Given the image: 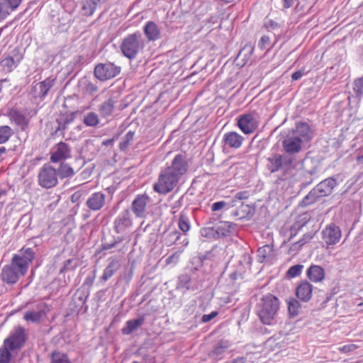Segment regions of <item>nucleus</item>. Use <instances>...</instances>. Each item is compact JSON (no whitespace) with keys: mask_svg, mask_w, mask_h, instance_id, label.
<instances>
[{"mask_svg":"<svg viewBox=\"0 0 363 363\" xmlns=\"http://www.w3.org/2000/svg\"><path fill=\"white\" fill-rule=\"evenodd\" d=\"M188 169L186 157L183 154L176 155L171 164L161 170L157 182L154 184V190L162 194L172 191Z\"/></svg>","mask_w":363,"mask_h":363,"instance_id":"obj_1","label":"nucleus"},{"mask_svg":"<svg viewBox=\"0 0 363 363\" xmlns=\"http://www.w3.org/2000/svg\"><path fill=\"white\" fill-rule=\"evenodd\" d=\"M280 301L275 296L267 294L263 296L256 306V314L264 325H272L279 310Z\"/></svg>","mask_w":363,"mask_h":363,"instance_id":"obj_2","label":"nucleus"},{"mask_svg":"<svg viewBox=\"0 0 363 363\" xmlns=\"http://www.w3.org/2000/svg\"><path fill=\"white\" fill-rule=\"evenodd\" d=\"M267 160V167L271 173L281 170L285 178L293 175L294 171L299 164V160L294 155L272 153Z\"/></svg>","mask_w":363,"mask_h":363,"instance_id":"obj_3","label":"nucleus"},{"mask_svg":"<svg viewBox=\"0 0 363 363\" xmlns=\"http://www.w3.org/2000/svg\"><path fill=\"white\" fill-rule=\"evenodd\" d=\"M144 48L145 40L139 32L128 35L123 39L120 45L122 54L130 60L142 53Z\"/></svg>","mask_w":363,"mask_h":363,"instance_id":"obj_4","label":"nucleus"},{"mask_svg":"<svg viewBox=\"0 0 363 363\" xmlns=\"http://www.w3.org/2000/svg\"><path fill=\"white\" fill-rule=\"evenodd\" d=\"M336 185L337 182L333 177L323 180L303 198L301 206H307L315 203L320 198L329 196Z\"/></svg>","mask_w":363,"mask_h":363,"instance_id":"obj_5","label":"nucleus"},{"mask_svg":"<svg viewBox=\"0 0 363 363\" xmlns=\"http://www.w3.org/2000/svg\"><path fill=\"white\" fill-rule=\"evenodd\" d=\"M38 182L41 187L45 189H50L55 186L58 183L56 169L50 164H45L39 169Z\"/></svg>","mask_w":363,"mask_h":363,"instance_id":"obj_6","label":"nucleus"},{"mask_svg":"<svg viewBox=\"0 0 363 363\" xmlns=\"http://www.w3.org/2000/svg\"><path fill=\"white\" fill-rule=\"evenodd\" d=\"M16 259L13 257L11 264L2 268L1 276L2 280L7 284L16 283L20 277L24 276L27 272L20 268L19 263Z\"/></svg>","mask_w":363,"mask_h":363,"instance_id":"obj_7","label":"nucleus"},{"mask_svg":"<svg viewBox=\"0 0 363 363\" xmlns=\"http://www.w3.org/2000/svg\"><path fill=\"white\" fill-rule=\"evenodd\" d=\"M121 72V67L112 62L100 63L95 66L94 76L101 81L115 77Z\"/></svg>","mask_w":363,"mask_h":363,"instance_id":"obj_8","label":"nucleus"},{"mask_svg":"<svg viewBox=\"0 0 363 363\" xmlns=\"http://www.w3.org/2000/svg\"><path fill=\"white\" fill-rule=\"evenodd\" d=\"M25 342V329L23 327L18 326L4 340V343L6 346H9L11 351H14L21 349Z\"/></svg>","mask_w":363,"mask_h":363,"instance_id":"obj_9","label":"nucleus"},{"mask_svg":"<svg viewBox=\"0 0 363 363\" xmlns=\"http://www.w3.org/2000/svg\"><path fill=\"white\" fill-rule=\"evenodd\" d=\"M71 156L72 149L69 145L64 142H60L55 145L51 152L50 161L56 163L70 158Z\"/></svg>","mask_w":363,"mask_h":363,"instance_id":"obj_10","label":"nucleus"},{"mask_svg":"<svg viewBox=\"0 0 363 363\" xmlns=\"http://www.w3.org/2000/svg\"><path fill=\"white\" fill-rule=\"evenodd\" d=\"M133 225L131 214L128 209L122 211L113 222V229L117 233H125Z\"/></svg>","mask_w":363,"mask_h":363,"instance_id":"obj_11","label":"nucleus"},{"mask_svg":"<svg viewBox=\"0 0 363 363\" xmlns=\"http://www.w3.org/2000/svg\"><path fill=\"white\" fill-rule=\"evenodd\" d=\"M238 125L245 134H251L257 128L258 122L253 114L246 113L239 116Z\"/></svg>","mask_w":363,"mask_h":363,"instance_id":"obj_12","label":"nucleus"},{"mask_svg":"<svg viewBox=\"0 0 363 363\" xmlns=\"http://www.w3.org/2000/svg\"><path fill=\"white\" fill-rule=\"evenodd\" d=\"M303 143L301 139L296 138L291 133H289L282 140V147L286 155H294L302 150Z\"/></svg>","mask_w":363,"mask_h":363,"instance_id":"obj_13","label":"nucleus"},{"mask_svg":"<svg viewBox=\"0 0 363 363\" xmlns=\"http://www.w3.org/2000/svg\"><path fill=\"white\" fill-rule=\"evenodd\" d=\"M22 59L23 55L20 50L15 48L7 57L1 60L0 65L4 71L10 72L17 67Z\"/></svg>","mask_w":363,"mask_h":363,"instance_id":"obj_14","label":"nucleus"},{"mask_svg":"<svg viewBox=\"0 0 363 363\" xmlns=\"http://www.w3.org/2000/svg\"><path fill=\"white\" fill-rule=\"evenodd\" d=\"M54 84V79L47 78L34 85L30 91V94L34 98L43 99L48 94L49 90L53 86Z\"/></svg>","mask_w":363,"mask_h":363,"instance_id":"obj_15","label":"nucleus"},{"mask_svg":"<svg viewBox=\"0 0 363 363\" xmlns=\"http://www.w3.org/2000/svg\"><path fill=\"white\" fill-rule=\"evenodd\" d=\"M289 133L296 138L301 139L303 143L311 140L313 136V133L311 127L305 122L298 123L295 129H293L291 132Z\"/></svg>","mask_w":363,"mask_h":363,"instance_id":"obj_16","label":"nucleus"},{"mask_svg":"<svg viewBox=\"0 0 363 363\" xmlns=\"http://www.w3.org/2000/svg\"><path fill=\"white\" fill-rule=\"evenodd\" d=\"M150 201V198L145 194L138 195L132 202V211L136 217L145 216L146 207Z\"/></svg>","mask_w":363,"mask_h":363,"instance_id":"obj_17","label":"nucleus"},{"mask_svg":"<svg viewBox=\"0 0 363 363\" xmlns=\"http://www.w3.org/2000/svg\"><path fill=\"white\" fill-rule=\"evenodd\" d=\"M323 239L328 245H335L341 238V231L339 227L335 225H330L324 229L322 232Z\"/></svg>","mask_w":363,"mask_h":363,"instance_id":"obj_18","label":"nucleus"},{"mask_svg":"<svg viewBox=\"0 0 363 363\" xmlns=\"http://www.w3.org/2000/svg\"><path fill=\"white\" fill-rule=\"evenodd\" d=\"M21 255H15L13 258L19 263L20 268L23 271H28L29 263L35 258V252L31 248H22Z\"/></svg>","mask_w":363,"mask_h":363,"instance_id":"obj_19","label":"nucleus"},{"mask_svg":"<svg viewBox=\"0 0 363 363\" xmlns=\"http://www.w3.org/2000/svg\"><path fill=\"white\" fill-rule=\"evenodd\" d=\"M222 141L226 147L238 149L241 147L244 138L236 132L230 131L224 134Z\"/></svg>","mask_w":363,"mask_h":363,"instance_id":"obj_20","label":"nucleus"},{"mask_svg":"<svg viewBox=\"0 0 363 363\" xmlns=\"http://www.w3.org/2000/svg\"><path fill=\"white\" fill-rule=\"evenodd\" d=\"M106 196L101 192L92 194L86 200V206L92 211L100 210L105 204Z\"/></svg>","mask_w":363,"mask_h":363,"instance_id":"obj_21","label":"nucleus"},{"mask_svg":"<svg viewBox=\"0 0 363 363\" xmlns=\"http://www.w3.org/2000/svg\"><path fill=\"white\" fill-rule=\"evenodd\" d=\"M313 286L307 281L301 282L296 288V295L303 302H308L312 296Z\"/></svg>","mask_w":363,"mask_h":363,"instance_id":"obj_22","label":"nucleus"},{"mask_svg":"<svg viewBox=\"0 0 363 363\" xmlns=\"http://www.w3.org/2000/svg\"><path fill=\"white\" fill-rule=\"evenodd\" d=\"M118 100L116 97H110L104 101L98 108L99 114L103 118H107L112 115L117 106Z\"/></svg>","mask_w":363,"mask_h":363,"instance_id":"obj_23","label":"nucleus"},{"mask_svg":"<svg viewBox=\"0 0 363 363\" xmlns=\"http://www.w3.org/2000/svg\"><path fill=\"white\" fill-rule=\"evenodd\" d=\"M121 264L115 259L110 261L108 265L104 270L102 276L100 277V281L105 283L119 269Z\"/></svg>","mask_w":363,"mask_h":363,"instance_id":"obj_24","label":"nucleus"},{"mask_svg":"<svg viewBox=\"0 0 363 363\" xmlns=\"http://www.w3.org/2000/svg\"><path fill=\"white\" fill-rule=\"evenodd\" d=\"M145 322V315H140L137 319L129 320L125 323V325L122 328L121 332L123 335H130Z\"/></svg>","mask_w":363,"mask_h":363,"instance_id":"obj_25","label":"nucleus"},{"mask_svg":"<svg viewBox=\"0 0 363 363\" xmlns=\"http://www.w3.org/2000/svg\"><path fill=\"white\" fill-rule=\"evenodd\" d=\"M307 277L313 282H319L324 279L325 271L320 266L311 265L307 270Z\"/></svg>","mask_w":363,"mask_h":363,"instance_id":"obj_26","label":"nucleus"},{"mask_svg":"<svg viewBox=\"0 0 363 363\" xmlns=\"http://www.w3.org/2000/svg\"><path fill=\"white\" fill-rule=\"evenodd\" d=\"M74 118V114L66 115L60 117L57 119L56 121L57 123V127L55 131V134L57 135L60 133V135L64 136V130H65L68 125L73 121Z\"/></svg>","mask_w":363,"mask_h":363,"instance_id":"obj_27","label":"nucleus"},{"mask_svg":"<svg viewBox=\"0 0 363 363\" xmlns=\"http://www.w3.org/2000/svg\"><path fill=\"white\" fill-rule=\"evenodd\" d=\"M144 33L149 40H155L160 38V32L153 21H148L144 27Z\"/></svg>","mask_w":363,"mask_h":363,"instance_id":"obj_28","label":"nucleus"},{"mask_svg":"<svg viewBox=\"0 0 363 363\" xmlns=\"http://www.w3.org/2000/svg\"><path fill=\"white\" fill-rule=\"evenodd\" d=\"M57 170V177L63 179L65 178L72 177L74 175L75 172L69 164L61 162Z\"/></svg>","mask_w":363,"mask_h":363,"instance_id":"obj_29","label":"nucleus"},{"mask_svg":"<svg viewBox=\"0 0 363 363\" xmlns=\"http://www.w3.org/2000/svg\"><path fill=\"white\" fill-rule=\"evenodd\" d=\"M272 246L269 245H264L257 250V260L262 263L272 255Z\"/></svg>","mask_w":363,"mask_h":363,"instance_id":"obj_30","label":"nucleus"},{"mask_svg":"<svg viewBox=\"0 0 363 363\" xmlns=\"http://www.w3.org/2000/svg\"><path fill=\"white\" fill-rule=\"evenodd\" d=\"M229 346L230 345L228 341L223 340H220L214 346V348L211 353V357H220L229 348Z\"/></svg>","mask_w":363,"mask_h":363,"instance_id":"obj_31","label":"nucleus"},{"mask_svg":"<svg viewBox=\"0 0 363 363\" xmlns=\"http://www.w3.org/2000/svg\"><path fill=\"white\" fill-rule=\"evenodd\" d=\"M82 14L91 16L96 8V2L94 0H84L81 2Z\"/></svg>","mask_w":363,"mask_h":363,"instance_id":"obj_32","label":"nucleus"},{"mask_svg":"<svg viewBox=\"0 0 363 363\" xmlns=\"http://www.w3.org/2000/svg\"><path fill=\"white\" fill-rule=\"evenodd\" d=\"M288 311L291 316H297L301 311V305L299 301L294 298H290L287 302Z\"/></svg>","mask_w":363,"mask_h":363,"instance_id":"obj_33","label":"nucleus"},{"mask_svg":"<svg viewBox=\"0 0 363 363\" xmlns=\"http://www.w3.org/2000/svg\"><path fill=\"white\" fill-rule=\"evenodd\" d=\"M353 91L354 92V98L359 102L363 96V74L362 77L356 79L353 83Z\"/></svg>","mask_w":363,"mask_h":363,"instance_id":"obj_34","label":"nucleus"},{"mask_svg":"<svg viewBox=\"0 0 363 363\" xmlns=\"http://www.w3.org/2000/svg\"><path fill=\"white\" fill-rule=\"evenodd\" d=\"M13 11L14 10L8 4V1L0 0V20L6 19Z\"/></svg>","mask_w":363,"mask_h":363,"instance_id":"obj_35","label":"nucleus"},{"mask_svg":"<svg viewBox=\"0 0 363 363\" xmlns=\"http://www.w3.org/2000/svg\"><path fill=\"white\" fill-rule=\"evenodd\" d=\"M217 238L226 237L230 235V225L228 222L220 223V225L216 228Z\"/></svg>","mask_w":363,"mask_h":363,"instance_id":"obj_36","label":"nucleus"},{"mask_svg":"<svg viewBox=\"0 0 363 363\" xmlns=\"http://www.w3.org/2000/svg\"><path fill=\"white\" fill-rule=\"evenodd\" d=\"M13 134V130L9 125L0 126V144L7 142Z\"/></svg>","mask_w":363,"mask_h":363,"instance_id":"obj_37","label":"nucleus"},{"mask_svg":"<svg viewBox=\"0 0 363 363\" xmlns=\"http://www.w3.org/2000/svg\"><path fill=\"white\" fill-rule=\"evenodd\" d=\"M178 225L179 229L184 233L188 232L190 229L191 225L189 219L184 212H182L179 216Z\"/></svg>","mask_w":363,"mask_h":363,"instance_id":"obj_38","label":"nucleus"},{"mask_svg":"<svg viewBox=\"0 0 363 363\" xmlns=\"http://www.w3.org/2000/svg\"><path fill=\"white\" fill-rule=\"evenodd\" d=\"M134 134V132L130 130L122 138L119 144L121 150L125 151L128 148L130 143L133 140Z\"/></svg>","mask_w":363,"mask_h":363,"instance_id":"obj_39","label":"nucleus"},{"mask_svg":"<svg viewBox=\"0 0 363 363\" xmlns=\"http://www.w3.org/2000/svg\"><path fill=\"white\" fill-rule=\"evenodd\" d=\"M84 123L87 126L94 127L99 123V116L94 112H89L84 116Z\"/></svg>","mask_w":363,"mask_h":363,"instance_id":"obj_40","label":"nucleus"},{"mask_svg":"<svg viewBox=\"0 0 363 363\" xmlns=\"http://www.w3.org/2000/svg\"><path fill=\"white\" fill-rule=\"evenodd\" d=\"M311 238L310 235H305L301 239H300L298 241L294 242L291 245V246L289 248V252L292 254H296L300 248L305 245L308 240H309Z\"/></svg>","mask_w":363,"mask_h":363,"instance_id":"obj_41","label":"nucleus"},{"mask_svg":"<svg viewBox=\"0 0 363 363\" xmlns=\"http://www.w3.org/2000/svg\"><path fill=\"white\" fill-rule=\"evenodd\" d=\"M180 238H181V234L178 231L173 230V231L169 232L165 235V238H164L165 244L168 246H171L173 244L176 243V242L177 240H179Z\"/></svg>","mask_w":363,"mask_h":363,"instance_id":"obj_42","label":"nucleus"},{"mask_svg":"<svg viewBox=\"0 0 363 363\" xmlns=\"http://www.w3.org/2000/svg\"><path fill=\"white\" fill-rule=\"evenodd\" d=\"M11 354L9 346L4 345L0 347V363H9Z\"/></svg>","mask_w":363,"mask_h":363,"instance_id":"obj_43","label":"nucleus"},{"mask_svg":"<svg viewBox=\"0 0 363 363\" xmlns=\"http://www.w3.org/2000/svg\"><path fill=\"white\" fill-rule=\"evenodd\" d=\"M51 363H70L67 354L54 352L51 355Z\"/></svg>","mask_w":363,"mask_h":363,"instance_id":"obj_44","label":"nucleus"},{"mask_svg":"<svg viewBox=\"0 0 363 363\" xmlns=\"http://www.w3.org/2000/svg\"><path fill=\"white\" fill-rule=\"evenodd\" d=\"M303 269V264H296L292 267H291L287 272H286V277L288 278H294L298 276H299Z\"/></svg>","mask_w":363,"mask_h":363,"instance_id":"obj_45","label":"nucleus"},{"mask_svg":"<svg viewBox=\"0 0 363 363\" xmlns=\"http://www.w3.org/2000/svg\"><path fill=\"white\" fill-rule=\"evenodd\" d=\"M201 235L202 237L211 239L217 238L216 228L213 227H205L201 229Z\"/></svg>","mask_w":363,"mask_h":363,"instance_id":"obj_46","label":"nucleus"},{"mask_svg":"<svg viewBox=\"0 0 363 363\" xmlns=\"http://www.w3.org/2000/svg\"><path fill=\"white\" fill-rule=\"evenodd\" d=\"M84 89L89 94H93L98 91V86L96 84L89 80L84 81Z\"/></svg>","mask_w":363,"mask_h":363,"instance_id":"obj_47","label":"nucleus"},{"mask_svg":"<svg viewBox=\"0 0 363 363\" xmlns=\"http://www.w3.org/2000/svg\"><path fill=\"white\" fill-rule=\"evenodd\" d=\"M25 320L31 322H38L41 318V313L39 312H27L24 315Z\"/></svg>","mask_w":363,"mask_h":363,"instance_id":"obj_48","label":"nucleus"},{"mask_svg":"<svg viewBox=\"0 0 363 363\" xmlns=\"http://www.w3.org/2000/svg\"><path fill=\"white\" fill-rule=\"evenodd\" d=\"M13 120L18 125L21 126L22 129H24L27 125V121L26 118L18 113L13 115Z\"/></svg>","mask_w":363,"mask_h":363,"instance_id":"obj_49","label":"nucleus"},{"mask_svg":"<svg viewBox=\"0 0 363 363\" xmlns=\"http://www.w3.org/2000/svg\"><path fill=\"white\" fill-rule=\"evenodd\" d=\"M189 282H190V278L189 276L182 275L179 277V286L181 287H184L187 290L189 289V288H190Z\"/></svg>","mask_w":363,"mask_h":363,"instance_id":"obj_50","label":"nucleus"},{"mask_svg":"<svg viewBox=\"0 0 363 363\" xmlns=\"http://www.w3.org/2000/svg\"><path fill=\"white\" fill-rule=\"evenodd\" d=\"M218 315L217 311H213L210 314H205L201 318L202 323H208Z\"/></svg>","mask_w":363,"mask_h":363,"instance_id":"obj_51","label":"nucleus"},{"mask_svg":"<svg viewBox=\"0 0 363 363\" xmlns=\"http://www.w3.org/2000/svg\"><path fill=\"white\" fill-rule=\"evenodd\" d=\"M226 205H227V203L224 201H218V202L213 203V205L211 206V210L213 211H217L220 210L223 207H225Z\"/></svg>","mask_w":363,"mask_h":363,"instance_id":"obj_52","label":"nucleus"},{"mask_svg":"<svg viewBox=\"0 0 363 363\" xmlns=\"http://www.w3.org/2000/svg\"><path fill=\"white\" fill-rule=\"evenodd\" d=\"M123 241V238H121V237H118L117 238L116 240H115L113 242H111V243H104L103 245V247H104V250H109V249H111L113 247H114L115 246H116V245L121 242Z\"/></svg>","mask_w":363,"mask_h":363,"instance_id":"obj_53","label":"nucleus"},{"mask_svg":"<svg viewBox=\"0 0 363 363\" xmlns=\"http://www.w3.org/2000/svg\"><path fill=\"white\" fill-rule=\"evenodd\" d=\"M143 363H155V357L150 354H145L142 357Z\"/></svg>","mask_w":363,"mask_h":363,"instance_id":"obj_54","label":"nucleus"},{"mask_svg":"<svg viewBox=\"0 0 363 363\" xmlns=\"http://www.w3.org/2000/svg\"><path fill=\"white\" fill-rule=\"evenodd\" d=\"M72 262V259H71L66 260L64 263L63 267L60 269V272H65V271H67V270H69L70 269H72V267L71 266Z\"/></svg>","mask_w":363,"mask_h":363,"instance_id":"obj_55","label":"nucleus"},{"mask_svg":"<svg viewBox=\"0 0 363 363\" xmlns=\"http://www.w3.org/2000/svg\"><path fill=\"white\" fill-rule=\"evenodd\" d=\"M304 74V70H298L294 72L291 75V78L294 81L298 80Z\"/></svg>","mask_w":363,"mask_h":363,"instance_id":"obj_56","label":"nucleus"},{"mask_svg":"<svg viewBox=\"0 0 363 363\" xmlns=\"http://www.w3.org/2000/svg\"><path fill=\"white\" fill-rule=\"evenodd\" d=\"M243 260H241L240 262H245L247 264H250L251 263V257L249 254L245 253L242 256Z\"/></svg>","mask_w":363,"mask_h":363,"instance_id":"obj_57","label":"nucleus"},{"mask_svg":"<svg viewBox=\"0 0 363 363\" xmlns=\"http://www.w3.org/2000/svg\"><path fill=\"white\" fill-rule=\"evenodd\" d=\"M235 198L240 200L247 199L246 192H238L235 194Z\"/></svg>","mask_w":363,"mask_h":363,"instance_id":"obj_58","label":"nucleus"},{"mask_svg":"<svg viewBox=\"0 0 363 363\" xmlns=\"http://www.w3.org/2000/svg\"><path fill=\"white\" fill-rule=\"evenodd\" d=\"M179 253L177 252L175 253H174L172 255L169 256L167 259V263H170L172 262V260L176 257V258H179Z\"/></svg>","mask_w":363,"mask_h":363,"instance_id":"obj_59","label":"nucleus"},{"mask_svg":"<svg viewBox=\"0 0 363 363\" xmlns=\"http://www.w3.org/2000/svg\"><path fill=\"white\" fill-rule=\"evenodd\" d=\"M245 360L242 357L235 359L231 363H245Z\"/></svg>","mask_w":363,"mask_h":363,"instance_id":"obj_60","label":"nucleus"},{"mask_svg":"<svg viewBox=\"0 0 363 363\" xmlns=\"http://www.w3.org/2000/svg\"><path fill=\"white\" fill-rule=\"evenodd\" d=\"M353 347H354V345H345V346H344V347H342V350H343L344 352H348V351H350V349H351V348H353Z\"/></svg>","mask_w":363,"mask_h":363,"instance_id":"obj_61","label":"nucleus"},{"mask_svg":"<svg viewBox=\"0 0 363 363\" xmlns=\"http://www.w3.org/2000/svg\"><path fill=\"white\" fill-rule=\"evenodd\" d=\"M6 152V149L4 147H0V160L2 157V155L5 154Z\"/></svg>","mask_w":363,"mask_h":363,"instance_id":"obj_62","label":"nucleus"},{"mask_svg":"<svg viewBox=\"0 0 363 363\" xmlns=\"http://www.w3.org/2000/svg\"><path fill=\"white\" fill-rule=\"evenodd\" d=\"M269 41V38L267 37V36H262V38H261V43H265L266 42H268Z\"/></svg>","mask_w":363,"mask_h":363,"instance_id":"obj_63","label":"nucleus"},{"mask_svg":"<svg viewBox=\"0 0 363 363\" xmlns=\"http://www.w3.org/2000/svg\"><path fill=\"white\" fill-rule=\"evenodd\" d=\"M113 140V139L106 140V141H104L103 143V144L105 145H108L112 143Z\"/></svg>","mask_w":363,"mask_h":363,"instance_id":"obj_64","label":"nucleus"}]
</instances>
